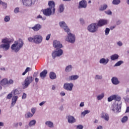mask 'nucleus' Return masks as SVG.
Masks as SVG:
<instances>
[{
    "mask_svg": "<svg viewBox=\"0 0 129 129\" xmlns=\"http://www.w3.org/2000/svg\"><path fill=\"white\" fill-rule=\"evenodd\" d=\"M23 46H24V41H23V39H19V40L15 41L14 43L12 45L11 50L15 53H18L21 48H23Z\"/></svg>",
    "mask_w": 129,
    "mask_h": 129,
    "instance_id": "obj_1",
    "label": "nucleus"
},
{
    "mask_svg": "<svg viewBox=\"0 0 129 129\" xmlns=\"http://www.w3.org/2000/svg\"><path fill=\"white\" fill-rule=\"evenodd\" d=\"M2 44L0 45V49L3 51H9L11 47L12 41L8 38H3L1 41Z\"/></svg>",
    "mask_w": 129,
    "mask_h": 129,
    "instance_id": "obj_2",
    "label": "nucleus"
},
{
    "mask_svg": "<svg viewBox=\"0 0 129 129\" xmlns=\"http://www.w3.org/2000/svg\"><path fill=\"white\" fill-rule=\"evenodd\" d=\"M66 33H67L68 36L65 37L66 41L67 42H69V43H71V44H74L76 41L75 35L71 33L70 30Z\"/></svg>",
    "mask_w": 129,
    "mask_h": 129,
    "instance_id": "obj_3",
    "label": "nucleus"
},
{
    "mask_svg": "<svg viewBox=\"0 0 129 129\" xmlns=\"http://www.w3.org/2000/svg\"><path fill=\"white\" fill-rule=\"evenodd\" d=\"M34 77L32 76H27L24 81V84L22 85L23 89H26V88H28L29 85L34 81Z\"/></svg>",
    "mask_w": 129,
    "mask_h": 129,
    "instance_id": "obj_4",
    "label": "nucleus"
},
{
    "mask_svg": "<svg viewBox=\"0 0 129 129\" xmlns=\"http://www.w3.org/2000/svg\"><path fill=\"white\" fill-rule=\"evenodd\" d=\"M111 110L114 113H119L121 110V102L113 104L111 106Z\"/></svg>",
    "mask_w": 129,
    "mask_h": 129,
    "instance_id": "obj_5",
    "label": "nucleus"
},
{
    "mask_svg": "<svg viewBox=\"0 0 129 129\" xmlns=\"http://www.w3.org/2000/svg\"><path fill=\"white\" fill-rule=\"evenodd\" d=\"M98 28L97 23H92L88 26L87 29L90 33H96L97 32Z\"/></svg>",
    "mask_w": 129,
    "mask_h": 129,
    "instance_id": "obj_6",
    "label": "nucleus"
},
{
    "mask_svg": "<svg viewBox=\"0 0 129 129\" xmlns=\"http://www.w3.org/2000/svg\"><path fill=\"white\" fill-rule=\"evenodd\" d=\"M52 57L53 59H55L56 57H60L63 55V50L60 48H56L52 53Z\"/></svg>",
    "mask_w": 129,
    "mask_h": 129,
    "instance_id": "obj_7",
    "label": "nucleus"
},
{
    "mask_svg": "<svg viewBox=\"0 0 129 129\" xmlns=\"http://www.w3.org/2000/svg\"><path fill=\"white\" fill-rule=\"evenodd\" d=\"M22 3L25 7H33L36 3V0H22Z\"/></svg>",
    "mask_w": 129,
    "mask_h": 129,
    "instance_id": "obj_8",
    "label": "nucleus"
},
{
    "mask_svg": "<svg viewBox=\"0 0 129 129\" xmlns=\"http://www.w3.org/2000/svg\"><path fill=\"white\" fill-rule=\"evenodd\" d=\"M73 86H74V85H73V83H66L63 84V89H65V90H67V91H72Z\"/></svg>",
    "mask_w": 129,
    "mask_h": 129,
    "instance_id": "obj_9",
    "label": "nucleus"
},
{
    "mask_svg": "<svg viewBox=\"0 0 129 129\" xmlns=\"http://www.w3.org/2000/svg\"><path fill=\"white\" fill-rule=\"evenodd\" d=\"M43 41V37L41 35H36L34 36V43L35 44H41Z\"/></svg>",
    "mask_w": 129,
    "mask_h": 129,
    "instance_id": "obj_10",
    "label": "nucleus"
},
{
    "mask_svg": "<svg viewBox=\"0 0 129 129\" xmlns=\"http://www.w3.org/2000/svg\"><path fill=\"white\" fill-rule=\"evenodd\" d=\"M59 25L62 29H63L64 31L66 32H68V31H70V29L69 28H68V26H67V25H66V23L64 21H61L59 22Z\"/></svg>",
    "mask_w": 129,
    "mask_h": 129,
    "instance_id": "obj_11",
    "label": "nucleus"
},
{
    "mask_svg": "<svg viewBox=\"0 0 129 129\" xmlns=\"http://www.w3.org/2000/svg\"><path fill=\"white\" fill-rule=\"evenodd\" d=\"M42 12H43V15L46 17H50L52 15V9L51 8H48L46 9L42 10Z\"/></svg>",
    "mask_w": 129,
    "mask_h": 129,
    "instance_id": "obj_12",
    "label": "nucleus"
},
{
    "mask_svg": "<svg viewBox=\"0 0 129 129\" xmlns=\"http://www.w3.org/2000/svg\"><path fill=\"white\" fill-rule=\"evenodd\" d=\"M78 9H86L87 8V2L85 0H82L79 3Z\"/></svg>",
    "mask_w": 129,
    "mask_h": 129,
    "instance_id": "obj_13",
    "label": "nucleus"
},
{
    "mask_svg": "<svg viewBox=\"0 0 129 129\" xmlns=\"http://www.w3.org/2000/svg\"><path fill=\"white\" fill-rule=\"evenodd\" d=\"M108 24V22L106 20L101 19L97 24L98 27H103Z\"/></svg>",
    "mask_w": 129,
    "mask_h": 129,
    "instance_id": "obj_14",
    "label": "nucleus"
},
{
    "mask_svg": "<svg viewBox=\"0 0 129 129\" xmlns=\"http://www.w3.org/2000/svg\"><path fill=\"white\" fill-rule=\"evenodd\" d=\"M67 119L68 120V122H69V123H74L76 121L75 117L70 115L67 116Z\"/></svg>",
    "mask_w": 129,
    "mask_h": 129,
    "instance_id": "obj_15",
    "label": "nucleus"
},
{
    "mask_svg": "<svg viewBox=\"0 0 129 129\" xmlns=\"http://www.w3.org/2000/svg\"><path fill=\"white\" fill-rule=\"evenodd\" d=\"M101 117L106 121H108L109 120V115L107 113L102 112L101 113Z\"/></svg>",
    "mask_w": 129,
    "mask_h": 129,
    "instance_id": "obj_16",
    "label": "nucleus"
},
{
    "mask_svg": "<svg viewBox=\"0 0 129 129\" xmlns=\"http://www.w3.org/2000/svg\"><path fill=\"white\" fill-rule=\"evenodd\" d=\"M111 81L113 85H118V84L120 83V82L119 80H118V79L116 77H112Z\"/></svg>",
    "mask_w": 129,
    "mask_h": 129,
    "instance_id": "obj_17",
    "label": "nucleus"
},
{
    "mask_svg": "<svg viewBox=\"0 0 129 129\" xmlns=\"http://www.w3.org/2000/svg\"><path fill=\"white\" fill-rule=\"evenodd\" d=\"M53 46L54 48H62V44L60 43V41H58L57 40H54L53 42Z\"/></svg>",
    "mask_w": 129,
    "mask_h": 129,
    "instance_id": "obj_18",
    "label": "nucleus"
},
{
    "mask_svg": "<svg viewBox=\"0 0 129 129\" xmlns=\"http://www.w3.org/2000/svg\"><path fill=\"white\" fill-rule=\"evenodd\" d=\"M31 28L35 32H38L39 30H41V29H42V25H41L40 24H35L34 27H31Z\"/></svg>",
    "mask_w": 129,
    "mask_h": 129,
    "instance_id": "obj_19",
    "label": "nucleus"
},
{
    "mask_svg": "<svg viewBox=\"0 0 129 129\" xmlns=\"http://www.w3.org/2000/svg\"><path fill=\"white\" fill-rule=\"evenodd\" d=\"M108 62H109V59L108 58L105 59L104 58H102L99 60L100 64H103L104 65H106Z\"/></svg>",
    "mask_w": 129,
    "mask_h": 129,
    "instance_id": "obj_20",
    "label": "nucleus"
},
{
    "mask_svg": "<svg viewBox=\"0 0 129 129\" xmlns=\"http://www.w3.org/2000/svg\"><path fill=\"white\" fill-rule=\"evenodd\" d=\"M47 74L48 71L47 70H44L43 71L40 73V77H41V79H44V78L47 76Z\"/></svg>",
    "mask_w": 129,
    "mask_h": 129,
    "instance_id": "obj_21",
    "label": "nucleus"
},
{
    "mask_svg": "<svg viewBox=\"0 0 129 129\" xmlns=\"http://www.w3.org/2000/svg\"><path fill=\"white\" fill-rule=\"evenodd\" d=\"M111 60H112V61H115V60H117V59H118V58H119V55H118V54L115 53L112 55L110 56V57Z\"/></svg>",
    "mask_w": 129,
    "mask_h": 129,
    "instance_id": "obj_22",
    "label": "nucleus"
},
{
    "mask_svg": "<svg viewBox=\"0 0 129 129\" xmlns=\"http://www.w3.org/2000/svg\"><path fill=\"white\" fill-rule=\"evenodd\" d=\"M45 124L48 127H50L51 128H53L54 127V123L51 121H46L45 122Z\"/></svg>",
    "mask_w": 129,
    "mask_h": 129,
    "instance_id": "obj_23",
    "label": "nucleus"
},
{
    "mask_svg": "<svg viewBox=\"0 0 129 129\" xmlns=\"http://www.w3.org/2000/svg\"><path fill=\"white\" fill-rule=\"evenodd\" d=\"M17 100H18V96H15L12 97V103L11 105L12 106H14L17 102Z\"/></svg>",
    "mask_w": 129,
    "mask_h": 129,
    "instance_id": "obj_24",
    "label": "nucleus"
},
{
    "mask_svg": "<svg viewBox=\"0 0 129 129\" xmlns=\"http://www.w3.org/2000/svg\"><path fill=\"white\" fill-rule=\"evenodd\" d=\"M79 78V76L76 75H72L69 77V79L70 81L72 80H77Z\"/></svg>",
    "mask_w": 129,
    "mask_h": 129,
    "instance_id": "obj_25",
    "label": "nucleus"
},
{
    "mask_svg": "<svg viewBox=\"0 0 129 129\" xmlns=\"http://www.w3.org/2000/svg\"><path fill=\"white\" fill-rule=\"evenodd\" d=\"M48 6L49 7V9H53V8H55V2L53 1H50L48 2Z\"/></svg>",
    "mask_w": 129,
    "mask_h": 129,
    "instance_id": "obj_26",
    "label": "nucleus"
},
{
    "mask_svg": "<svg viewBox=\"0 0 129 129\" xmlns=\"http://www.w3.org/2000/svg\"><path fill=\"white\" fill-rule=\"evenodd\" d=\"M72 69H73L72 65H69L66 67L65 71L66 72H71V71H72Z\"/></svg>",
    "mask_w": 129,
    "mask_h": 129,
    "instance_id": "obj_27",
    "label": "nucleus"
},
{
    "mask_svg": "<svg viewBox=\"0 0 129 129\" xmlns=\"http://www.w3.org/2000/svg\"><path fill=\"white\" fill-rule=\"evenodd\" d=\"M49 77L50 79H52L53 80L57 78V76H56V74H55V73L50 72L49 74Z\"/></svg>",
    "mask_w": 129,
    "mask_h": 129,
    "instance_id": "obj_28",
    "label": "nucleus"
},
{
    "mask_svg": "<svg viewBox=\"0 0 129 129\" xmlns=\"http://www.w3.org/2000/svg\"><path fill=\"white\" fill-rule=\"evenodd\" d=\"M1 85L2 86H5L8 84V79H4L0 82Z\"/></svg>",
    "mask_w": 129,
    "mask_h": 129,
    "instance_id": "obj_29",
    "label": "nucleus"
},
{
    "mask_svg": "<svg viewBox=\"0 0 129 129\" xmlns=\"http://www.w3.org/2000/svg\"><path fill=\"white\" fill-rule=\"evenodd\" d=\"M113 100H115V101H118V102H120V100H121V98H120V96H117L116 95H113Z\"/></svg>",
    "mask_w": 129,
    "mask_h": 129,
    "instance_id": "obj_30",
    "label": "nucleus"
},
{
    "mask_svg": "<svg viewBox=\"0 0 129 129\" xmlns=\"http://www.w3.org/2000/svg\"><path fill=\"white\" fill-rule=\"evenodd\" d=\"M36 122H37V121L35 119H33V120H32L30 121L29 123H28L29 124V126L30 127H32V126H34L35 125Z\"/></svg>",
    "mask_w": 129,
    "mask_h": 129,
    "instance_id": "obj_31",
    "label": "nucleus"
},
{
    "mask_svg": "<svg viewBox=\"0 0 129 129\" xmlns=\"http://www.w3.org/2000/svg\"><path fill=\"white\" fill-rule=\"evenodd\" d=\"M120 3H121V1H120V0H113L112 4L114 6H118V5L120 4Z\"/></svg>",
    "mask_w": 129,
    "mask_h": 129,
    "instance_id": "obj_32",
    "label": "nucleus"
},
{
    "mask_svg": "<svg viewBox=\"0 0 129 129\" xmlns=\"http://www.w3.org/2000/svg\"><path fill=\"white\" fill-rule=\"evenodd\" d=\"M34 115L32 114L31 112H28L26 114H25V118H30L31 117H33Z\"/></svg>",
    "mask_w": 129,
    "mask_h": 129,
    "instance_id": "obj_33",
    "label": "nucleus"
},
{
    "mask_svg": "<svg viewBox=\"0 0 129 129\" xmlns=\"http://www.w3.org/2000/svg\"><path fill=\"white\" fill-rule=\"evenodd\" d=\"M64 9V4H61L59 7V13H63Z\"/></svg>",
    "mask_w": 129,
    "mask_h": 129,
    "instance_id": "obj_34",
    "label": "nucleus"
},
{
    "mask_svg": "<svg viewBox=\"0 0 129 129\" xmlns=\"http://www.w3.org/2000/svg\"><path fill=\"white\" fill-rule=\"evenodd\" d=\"M107 5L104 4L101 6V7L99 8V11H105L107 9Z\"/></svg>",
    "mask_w": 129,
    "mask_h": 129,
    "instance_id": "obj_35",
    "label": "nucleus"
},
{
    "mask_svg": "<svg viewBox=\"0 0 129 129\" xmlns=\"http://www.w3.org/2000/svg\"><path fill=\"white\" fill-rule=\"evenodd\" d=\"M103 97H104V93H102L100 95L97 96V100H101Z\"/></svg>",
    "mask_w": 129,
    "mask_h": 129,
    "instance_id": "obj_36",
    "label": "nucleus"
},
{
    "mask_svg": "<svg viewBox=\"0 0 129 129\" xmlns=\"http://www.w3.org/2000/svg\"><path fill=\"white\" fill-rule=\"evenodd\" d=\"M128 119V117H127V116H124L121 118V121L122 123H124V122H126V121H127Z\"/></svg>",
    "mask_w": 129,
    "mask_h": 129,
    "instance_id": "obj_37",
    "label": "nucleus"
},
{
    "mask_svg": "<svg viewBox=\"0 0 129 129\" xmlns=\"http://www.w3.org/2000/svg\"><path fill=\"white\" fill-rule=\"evenodd\" d=\"M121 64H123V61L119 60L114 64V67H117L118 66H120Z\"/></svg>",
    "mask_w": 129,
    "mask_h": 129,
    "instance_id": "obj_38",
    "label": "nucleus"
},
{
    "mask_svg": "<svg viewBox=\"0 0 129 129\" xmlns=\"http://www.w3.org/2000/svg\"><path fill=\"white\" fill-rule=\"evenodd\" d=\"M94 78L95 80H101L103 77L101 75H96Z\"/></svg>",
    "mask_w": 129,
    "mask_h": 129,
    "instance_id": "obj_39",
    "label": "nucleus"
},
{
    "mask_svg": "<svg viewBox=\"0 0 129 129\" xmlns=\"http://www.w3.org/2000/svg\"><path fill=\"white\" fill-rule=\"evenodd\" d=\"M89 112H90V110H85L84 111L82 112L81 115H83V116H85V115H86V114H88Z\"/></svg>",
    "mask_w": 129,
    "mask_h": 129,
    "instance_id": "obj_40",
    "label": "nucleus"
},
{
    "mask_svg": "<svg viewBox=\"0 0 129 129\" xmlns=\"http://www.w3.org/2000/svg\"><path fill=\"white\" fill-rule=\"evenodd\" d=\"M12 92L14 95H18V94H20V91L17 89H15Z\"/></svg>",
    "mask_w": 129,
    "mask_h": 129,
    "instance_id": "obj_41",
    "label": "nucleus"
},
{
    "mask_svg": "<svg viewBox=\"0 0 129 129\" xmlns=\"http://www.w3.org/2000/svg\"><path fill=\"white\" fill-rule=\"evenodd\" d=\"M29 71H31V69L29 67H27L26 70H25L24 72L22 73V75L24 76V75H26Z\"/></svg>",
    "mask_w": 129,
    "mask_h": 129,
    "instance_id": "obj_42",
    "label": "nucleus"
},
{
    "mask_svg": "<svg viewBox=\"0 0 129 129\" xmlns=\"http://www.w3.org/2000/svg\"><path fill=\"white\" fill-rule=\"evenodd\" d=\"M109 32H110V29L108 28H106L105 30V36H108V34H109Z\"/></svg>",
    "mask_w": 129,
    "mask_h": 129,
    "instance_id": "obj_43",
    "label": "nucleus"
},
{
    "mask_svg": "<svg viewBox=\"0 0 129 129\" xmlns=\"http://www.w3.org/2000/svg\"><path fill=\"white\" fill-rule=\"evenodd\" d=\"M10 20L11 17H10V16H6L4 18V21L6 22H10Z\"/></svg>",
    "mask_w": 129,
    "mask_h": 129,
    "instance_id": "obj_44",
    "label": "nucleus"
},
{
    "mask_svg": "<svg viewBox=\"0 0 129 129\" xmlns=\"http://www.w3.org/2000/svg\"><path fill=\"white\" fill-rule=\"evenodd\" d=\"M1 5H2L4 9H7V8L8 7V4H7V3L5 2H2Z\"/></svg>",
    "mask_w": 129,
    "mask_h": 129,
    "instance_id": "obj_45",
    "label": "nucleus"
},
{
    "mask_svg": "<svg viewBox=\"0 0 129 129\" xmlns=\"http://www.w3.org/2000/svg\"><path fill=\"white\" fill-rule=\"evenodd\" d=\"M114 98L113 97V95L110 96L108 98V102H110L111 101H112L113 100V99Z\"/></svg>",
    "mask_w": 129,
    "mask_h": 129,
    "instance_id": "obj_46",
    "label": "nucleus"
},
{
    "mask_svg": "<svg viewBox=\"0 0 129 129\" xmlns=\"http://www.w3.org/2000/svg\"><path fill=\"white\" fill-rule=\"evenodd\" d=\"M13 97V92H11V93L9 94L7 96V99H11Z\"/></svg>",
    "mask_w": 129,
    "mask_h": 129,
    "instance_id": "obj_47",
    "label": "nucleus"
},
{
    "mask_svg": "<svg viewBox=\"0 0 129 129\" xmlns=\"http://www.w3.org/2000/svg\"><path fill=\"white\" fill-rule=\"evenodd\" d=\"M18 13H20V8L17 7L14 9V13L18 14Z\"/></svg>",
    "mask_w": 129,
    "mask_h": 129,
    "instance_id": "obj_48",
    "label": "nucleus"
},
{
    "mask_svg": "<svg viewBox=\"0 0 129 129\" xmlns=\"http://www.w3.org/2000/svg\"><path fill=\"white\" fill-rule=\"evenodd\" d=\"M105 13L107 14V15H112V12H111V11H110V10H108L106 11H105Z\"/></svg>",
    "mask_w": 129,
    "mask_h": 129,
    "instance_id": "obj_49",
    "label": "nucleus"
},
{
    "mask_svg": "<svg viewBox=\"0 0 129 129\" xmlns=\"http://www.w3.org/2000/svg\"><path fill=\"white\" fill-rule=\"evenodd\" d=\"M36 19H41V20L42 21H45V20H46V18H43V17H42V16H41V15H38L36 17Z\"/></svg>",
    "mask_w": 129,
    "mask_h": 129,
    "instance_id": "obj_50",
    "label": "nucleus"
},
{
    "mask_svg": "<svg viewBox=\"0 0 129 129\" xmlns=\"http://www.w3.org/2000/svg\"><path fill=\"white\" fill-rule=\"evenodd\" d=\"M7 84H9V85L14 84V80L12 79L9 80V81H8Z\"/></svg>",
    "mask_w": 129,
    "mask_h": 129,
    "instance_id": "obj_51",
    "label": "nucleus"
},
{
    "mask_svg": "<svg viewBox=\"0 0 129 129\" xmlns=\"http://www.w3.org/2000/svg\"><path fill=\"white\" fill-rule=\"evenodd\" d=\"M121 23H122L121 20H117V21H116V25L117 26H119V25H120V24H121Z\"/></svg>",
    "mask_w": 129,
    "mask_h": 129,
    "instance_id": "obj_52",
    "label": "nucleus"
},
{
    "mask_svg": "<svg viewBox=\"0 0 129 129\" xmlns=\"http://www.w3.org/2000/svg\"><path fill=\"white\" fill-rule=\"evenodd\" d=\"M80 22L81 25H84V24H85V21H84V19L83 18L80 19Z\"/></svg>",
    "mask_w": 129,
    "mask_h": 129,
    "instance_id": "obj_53",
    "label": "nucleus"
},
{
    "mask_svg": "<svg viewBox=\"0 0 129 129\" xmlns=\"http://www.w3.org/2000/svg\"><path fill=\"white\" fill-rule=\"evenodd\" d=\"M37 110V109L36 108H32L31 109V112L33 113L32 114H35V113L36 112V111Z\"/></svg>",
    "mask_w": 129,
    "mask_h": 129,
    "instance_id": "obj_54",
    "label": "nucleus"
},
{
    "mask_svg": "<svg viewBox=\"0 0 129 129\" xmlns=\"http://www.w3.org/2000/svg\"><path fill=\"white\" fill-rule=\"evenodd\" d=\"M28 40L29 42H34V37H33V38L31 37H28Z\"/></svg>",
    "mask_w": 129,
    "mask_h": 129,
    "instance_id": "obj_55",
    "label": "nucleus"
},
{
    "mask_svg": "<svg viewBox=\"0 0 129 129\" xmlns=\"http://www.w3.org/2000/svg\"><path fill=\"white\" fill-rule=\"evenodd\" d=\"M22 98V99H26L27 98V94L23 93Z\"/></svg>",
    "mask_w": 129,
    "mask_h": 129,
    "instance_id": "obj_56",
    "label": "nucleus"
},
{
    "mask_svg": "<svg viewBox=\"0 0 129 129\" xmlns=\"http://www.w3.org/2000/svg\"><path fill=\"white\" fill-rule=\"evenodd\" d=\"M77 129H83V126L81 124L77 126Z\"/></svg>",
    "mask_w": 129,
    "mask_h": 129,
    "instance_id": "obj_57",
    "label": "nucleus"
},
{
    "mask_svg": "<svg viewBox=\"0 0 129 129\" xmlns=\"http://www.w3.org/2000/svg\"><path fill=\"white\" fill-rule=\"evenodd\" d=\"M117 45L118 46H119V47H121V46H122L123 44H122V42H121V41H119L117 42Z\"/></svg>",
    "mask_w": 129,
    "mask_h": 129,
    "instance_id": "obj_58",
    "label": "nucleus"
},
{
    "mask_svg": "<svg viewBox=\"0 0 129 129\" xmlns=\"http://www.w3.org/2000/svg\"><path fill=\"white\" fill-rule=\"evenodd\" d=\"M51 37V34H48L46 37V41H49L50 40V38Z\"/></svg>",
    "mask_w": 129,
    "mask_h": 129,
    "instance_id": "obj_59",
    "label": "nucleus"
},
{
    "mask_svg": "<svg viewBox=\"0 0 129 129\" xmlns=\"http://www.w3.org/2000/svg\"><path fill=\"white\" fill-rule=\"evenodd\" d=\"M123 99L124 100H125V101H126L127 102H129V98L127 97H123Z\"/></svg>",
    "mask_w": 129,
    "mask_h": 129,
    "instance_id": "obj_60",
    "label": "nucleus"
},
{
    "mask_svg": "<svg viewBox=\"0 0 129 129\" xmlns=\"http://www.w3.org/2000/svg\"><path fill=\"white\" fill-rule=\"evenodd\" d=\"M45 103H46V101H43L39 104V105H40V106H42L44 105V104H45Z\"/></svg>",
    "mask_w": 129,
    "mask_h": 129,
    "instance_id": "obj_61",
    "label": "nucleus"
},
{
    "mask_svg": "<svg viewBox=\"0 0 129 129\" xmlns=\"http://www.w3.org/2000/svg\"><path fill=\"white\" fill-rule=\"evenodd\" d=\"M14 127H18L19 126V122H16L14 123Z\"/></svg>",
    "mask_w": 129,
    "mask_h": 129,
    "instance_id": "obj_62",
    "label": "nucleus"
},
{
    "mask_svg": "<svg viewBox=\"0 0 129 129\" xmlns=\"http://www.w3.org/2000/svg\"><path fill=\"white\" fill-rule=\"evenodd\" d=\"M83 106H84V102H82L80 104V107H83Z\"/></svg>",
    "mask_w": 129,
    "mask_h": 129,
    "instance_id": "obj_63",
    "label": "nucleus"
},
{
    "mask_svg": "<svg viewBox=\"0 0 129 129\" xmlns=\"http://www.w3.org/2000/svg\"><path fill=\"white\" fill-rule=\"evenodd\" d=\"M37 76H38V73H34L33 74V77L34 78V77H37Z\"/></svg>",
    "mask_w": 129,
    "mask_h": 129,
    "instance_id": "obj_64",
    "label": "nucleus"
}]
</instances>
